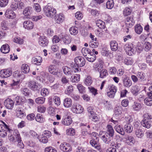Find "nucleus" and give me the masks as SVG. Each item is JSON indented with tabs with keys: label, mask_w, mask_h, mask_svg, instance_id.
Returning <instances> with one entry per match:
<instances>
[{
	"label": "nucleus",
	"mask_w": 152,
	"mask_h": 152,
	"mask_svg": "<svg viewBox=\"0 0 152 152\" xmlns=\"http://www.w3.org/2000/svg\"><path fill=\"white\" fill-rule=\"evenodd\" d=\"M135 30L136 33L140 34L142 31V28L140 25L137 24L135 26Z\"/></svg>",
	"instance_id": "nucleus-51"
},
{
	"label": "nucleus",
	"mask_w": 152,
	"mask_h": 152,
	"mask_svg": "<svg viewBox=\"0 0 152 152\" xmlns=\"http://www.w3.org/2000/svg\"><path fill=\"white\" fill-rule=\"evenodd\" d=\"M81 52L84 56L86 57L91 52V51L89 48H83L82 49Z\"/></svg>",
	"instance_id": "nucleus-44"
},
{
	"label": "nucleus",
	"mask_w": 152,
	"mask_h": 152,
	"mask_svg": "<svg viewBox=\"0 0 152 152\" xmlns=\"http://www.w3.org/2000/svg\"><path fill=\"white\" fill-rule=\"evenodd\" d=\"M73 91V88L72 86H68L65 91V93L67 95H69Z\"/></svg>",
	"instance_id": "nucleus-60"
},
{
	"label": "nucleus",
	"mask_w": 152,
	"mask_h": 152,
	"mask_svg": "<svg viewBox=\"0 0 152 152\" xmlns=\"http://www.w3.org/2000/svg\"><path fill=\"white\" fill-rule=\"evenodd\" d=\"M92 83L91 77L89 76H88L85 80L84 81L85 84L87 86H89L91 85Z\"/></svg>",
	"instance_id": "nucleus-48"
},
{
	"label": "nucleus",
	"mask_w": 152,
	"mask_h": 152,
	"mask_svg": "<svg viewBox=\"0 0 152 152\" xmlns=\"http://www.w3.org/2000/svg\"><path fill=\"white\" fill-rule=\"evenodd\" d=\"M55 22L58 23H60L63 22L64 17L63 14L60 13L56 15L54 17Z\"/></svg>",
	"instance_id": "nucleus-17"
},
{
	"label": "nucleus",
	"mask_w": 152,
	"mask_h": 152,
	"mask_svg": "<svg viewBox=\"0 0 152 152\" xmlns=\"http://www.w3.org/2000/svg\"><path fill=\"white\" fill-rule=\"evenodd\" d=\"M135 134L138 138H142L144 135V133L141 129H136L135 130Z\"/></svg>",
	"instance_id": "nucleus-33"
},
{
	"label": "nucleus",
	"mask_w": 152,
	"mask_h": 152,
	"mask_svg": "<svg viewBox=\"0 0 152 152\" xmlns=\"http://www.w3.org/2000/svg\"><path fill=\"white\" fill-rule=\"evenodd\" d=\"M126 143L129 145H131L134 143V140L133 137L132 136H128L126 138Z\"/></svg>",
	"instance_id": "nucleus-49"
},
{
	"label": "nucleus",
	"mask_w": 152,
	"mask_h": 152,
	"mask_svg": "<svg viewBox=\"0 0 152 152\" xmlns=\"http://www.w3.org/2000/svg\"><path fill=\"white\" fill-rule=\"evenodd\" d=\"M141 123L143 126L148 129L151 126V123L150 121L143 120L141 121Z\"/></svg>",
	"instance_id": "nucleus-37"
},
{
	"label": "nucleus",
	"mask_w": 152,
	"mask_h": 152,
	"mask_svg": "<svg viewBox=\"0 0 152 152\" xmlns=\"http://www.w3.org/2000/svg\"><path fill=\"white\" fill-rule=\"evenodd\" d=\"M140 90L139 87L137 85L132 86L131 89V91L134 96L137 95Z\"/></svg>",
	"instance_id": "nucleus-27"
},
{
	"label": "nucleus",
	"mask_w": 152,
	"mask_h": 152,
	"mask_svg": "<svg viewBox=\"0 0 152 152\" xmlns=\"http://www.w3.org/2000/svg\"><path fill=\"white\" fill-rule=\"evenodd\" d=\"M112 138L111 137L108 136L106 134L103 135L102 137V139L104 142L106 143H109L111 140V138Z\"/></svg>",
	"instance_id": "nucleus-38"
},
{
	"label": "nucleus",
	"mask_w": 152,
	"mask_h": 152,
	"mask_svg": "<svg viewBox=\"0 0 152 152\" xmlns=\"http://www.w3.org/2000/svg\"><path fill=\"white\" fill-rule=\"evenodd\" d=\"M108 75V72L105 69H102L100 71V77L103 78Z\"/></svg>",
	"instance_id": "nucleus-45"
},
{
	"label": "nucleus",
	"mask_w": 152,
	"mask_h": 152,
	"mask_svg": "<svg viewBox=\"0 0 152 152\" xmlns=\"http://www.w3.org/2000/svg\"><path fill=\"white\" fill-rule=\"evenodd\" d=\"M32 12V8L28 7L26 8L23 11V14L25 16L29 15Z\"/></svg>",
	"instance_id": "nucleus-41"
},
{
	"label": "nucleus",
	"mask_w": 152,
	"mask_h": 152,
	"mask_svg": "<svg viewBox=\"0 0 152 152\" xmlns=\"http://www.w3.org/2000/svg\"><path fill=\"white\" fill-rule=\"evenodd\" d=\"M72 110L74 113H80L83 112V108L81 105L78 104H74L72 106Z\"/></svg>",
	"instance_id": "nucleus-9"
},
{
	"label": "nucleus",
	"mask_w": 152,
	"mask_h": 152,
	"mask_svg": "<svg viewBox=\"0 0 152 152\" xmlns=\"http://www.w3.org/2000/svg\"><path fill=\"white\" fill-rule=\"evenodd\" d=\"M124 48L126 53L129 56L132 55L135 52L133 45L131 43L125 44L124 46Z\"/></svg>",
	"instance_id": "nucleus-4"
},
{
	"label": "nucleus",
	"mask_w": 152,
	"mask_h": 152,
	"mask_svg": "<svg viewBox=\"0 0 152 152\" xmlns=\"http://www.w3.org/2000/svg\"><path fill=\"white\" fill-rule=\"evenodd\" d=\"M14 102L13 100L9 98L5 99L4 101V105L8 109H12L14 106Z\"/></svg>",
	"instance_id": "nucleus-13"
},
{
	"label": "nucleus",
	"mask_w": 152,
	"mask_h": 152,
	"mask_svg": "<svg viewBox=\"0 0 152 152\" xmlns=\"http://www.w3.org/2000/svg\"><path fill=\"white\" fill-rule=\"evenodd\" d=\"M6 17L10 19H14L16 17L15 14L12 10L8 9L5 14Z\"/></svg>",
	"instance_id": "nucleus-15"
},
{
	"label": "nucleus",
	"mask_w": 152,
	"mask_h": 152,
	"mask_svg": "<svg viewBox=\"0 0 152 152\" xmlns=\"http://www.w3.org/2000/svg\"><path fill=\"white\" fill-rule=\"evenodd\" d=\"M63 70L64 74L66 75H72L73 72L71 69L67 66H64L62 68Z\"/></svg>",
	"instance_id": "nucleus-28"
},
{
	"label": "nucleus",
	"mask_w": 152,
	"mask_h": 152,
	"mask_svg": "<svg viewBox=\"0 0 152 152\" xmlns=\"http://www.w3.org/2000/svg\"><path fill=\"white\" fill-rule=\"evenodd\" d=\"M125 131L127 133H131L133 130L132 126L129 123L126 124L124 126Z\"/></svg>",
	"instance_id": "nucleus-34"
},
{
	"label": "nucleus",
	"mask_w": 152,
	"mask_h": 152,
	"mask_svg": "<svg viewBox=\"0 0 152 152\" xmlns=\"http://www.w3.org/2000/svg\"><path fill=\"white\" fill-rule=\"evenodd\" d=\"M75 64L80 67L83 66L85 64L86 61L84 58L82 56H77L75 59Z\"/></svg>",
	"instance_id": "nucleus-10"
},
{
	"label": "nucleus",
	"mask_w": 152,
	"mask_h": 152,
	"mask_svg": "<svg viewBox=\"0 0 152 152\" xmlns=\"http://www.w3.org/2000/svg\"><path fill=\"white\" fill-rule=\"evenodd\" d=\"M96 26L101 29H104L105 27V24L104 22L100 20H97L96 21Z\"/></svg>",
	"instance_id": "nucleus-40"
},
{
	"label": "nucleus",
	"mask_w": 152,
	"mask_h": 152,
	"mask_svg": "<svg viewBox=\"0 0 152 152\" xmlns=\"http://www.w3.org/2000/svg\"><path fill=\"white\" fill-rule=\"evenodd\" d=\"M152 98L149 97V98H146L144 100L145 104L148 106H151L152 105V100L151 99Z\"/></svg>",
	"instance_id": "nucleus-56"
},
{
	"label": "nucleus",
	"mask_w": 152,
	"mask_h": 152,
	"mask_svg": "<svg viewBox=\"0 0 152 152\" xmlns=\"http://www.w3.org/2000/svg\"><path fill=\"white\" fill-rule=\"evenodd\" d=\"M69 32L71 34L75 35L78 33V28L76 26H72L69 28Z\"/></svg>",
	"instance_id": "nucleus-39"
},
{
	"label": "nucleus",
	"mask_w": 152,
	"mask_h": 152,
	"mask_svg": "<svg viewBox=\"0 0 152 152\" xmlns=\"http://www.w3.org/2000/svg\"><path fill=\"white\" fill-rule=\"evenodd\" d=\"M111 50L113 51H116L118 48V43L115 40L112 41L110 44Z\"/></svg>",
	"instance_id": "nucleus-32"
},
{
	"label": "nucleus",
	"mask_w": 152,
	"mask_h": 152,
	"mask_svg": "<svg viewBox=\"0 0 152 152\" xmlns=\"http://www.w3.org/2000/svg\"><path fill=\"white\" fill-rule=\"evenodd\" d=\"M72 120L71 118L69 116H67L66 117L63 118L61 121V124L65 126H69L72 123Z\"/></svg>",
	"instance_id": "nucleus-16"
},
{
	"label": "nucleus",
	"mask_w": 152,
	"mask_h": 152,
	"mask_svg": "<svg viewBox=\"0 0 152 152\" xmlns=\"http://www.w3.org/2000/svg\"><path fill=\"white\" fill-rule=\"evenodd\" d=\"M14 75L15 77L20 79H22L24 77L23 75L22 74L21 72H20L18 71H15V72Z\"/></svg>",
	"instance_id": "nucleus-53"
},
{
	"label": "nucleus",
	"mask_w": 152,
	"mask_h": 152,
	"mask_svg": "<svg viewBox=\"0 0 152 152\" xmlns=\"http://www.w3.org/2000/svg\"><path fill=\"white\" fill-rule=\"evenodd\" d=\"M12 71L11 68H8L1 70L0 71V76L3 78H7L11 76Z\"/></svg>",
	"instance_id": "nucleus-7"
},
{
	"label": "nucleus",
	"mask_w": 152,
	"mask_h": 152,
	"mask_svg": "<svg viewBox=\"0 0 152 152\" xmlns=\"http://www.w3.org/2000/svg\"><path fill=\"white\" fill-rule=\"evenodd\" d=\"M108 136L112 137L113 136L114 134V131L112 126L110 125H108L107 126V132L105 133Z\"/></svg>",
	"instance_id": "nucleus-20"
},
{
	"label": "nucleus",
	"mask_w": 152,
	"mask_h": 152,
	"mask_svg": "<svg viewBox=\"0 0 152 152\" xmlns=\"http://www.w3.org/2000/svg\"><path fill=\"white\" fill-rule=\"evenodd\" d=\"M144 49L146 51H148L149 50L151 47V45L150 43L148 42H145L143 45Z\"/></svg>",
	"instance_id": "nucleus-54"
},
{
	"label": "nucleus",
	"mask_w": 152,
	"mask_h": 152,
	"mask_svg": "<svg viewBox=\"0 0 152 152\" xmlns=\"http://www.w3.org/2000/svg\"><path fill=\"white\" fill-rule=\"evenodd\" d=\"M114 128L116 131L122 135L125 134V132L123 128L120 125H116L114 127Z\"/></svg>",
	"instance_id": "nucleus-36"
},
{
	"label": "nucleus",
	"mask_w": 152,
	"mask_h": 152,
	"mask_svg": "<svg viewBox=\"0 0 152 152\" xmlns=\"http://www.w3.org/2000/svg\"><path fill=\"white\" fill-rule=\"evenodd\" d=\"M123 83L124 86L128 88L130 87L132 84V81L128 77H126L123 79Z\"/></svg>",
	"instance_id": "nucleus-24"
},
{
	"label": "nucleus",
	"mask_w": 152,
	"mask_h": 152,
	"mask_svg": "<svg viewBox=\"0 0 152 152\" xmlns=\"http://www.w3.org/2000/svg\"><path fill=\"white\" fill-rule=\"evenodd\" d=\"M95 139H92L90 140V143L91 145L95 148L98 150H99L101 148L100 145L97 142V140H95Z\"/></svg>",
	"instance_id": "nucleus-29"
},
{
	"label": "nucleus",
	"mask_w": 152,
	"mask_h": 152,
	"mask_svg": "<svg viewBox=\"0 0 152 152\" xmlns=\"http://www.w3.org/2000/svg\"><path fill=\"white\" fill-rule=\"evenodd\" d=\"M66 134L69 135L73 136L75 133V130L72 128H70L66 130Z\"/></svg>",
	"instance_id": "nucleus-52"
},
{
	"label": "nucleus",
	"mask_w": 152,
	"mask_h": 152,
	"mask_svg": "<svg viewBox=\"0 0 152 152\" xmlns=\"http://www.w3.org/2000/svg\"><path fill=\"white\" fill-rule=\"evenodd\" d=\"M10 50L9 45L6 44L2 45L0 48L1 51L3 53L6 54L8 53Z\"/></svg>",
	"instance_id": "nucleus-26"
},
{
	"label": "nucleus",
	"mask_w": 152,
	"mask_h": 152,
	"mask_svg": "<svg viewBox=\"0 0 152 152\" xmlns=\"http://www.w3.org/2000/svg\"><path fill=\"white\" fill-rule=\"evenodd\" d=\"M80 76L78 75H75L72 77L71 81L73 83H77L80 80Z\"/></svg>",
	"instance_id": "nucleus-58"
},
{
	"label": "nucleus",
	"mask_w": 152,
	"mask_h": 152,
	"mask_svg": "<svg viewBox=\"0 0 152 152\" xmlns=\"http://www.w3.org/2000/svg\"><path fill=\"white\" fill-rule=\"evenodd\" d=\"M118 145L117 144L115 146V147L109 148L107 150L106 152H117V149H118Z\"/></svg>",
	"instance_id": "nucleus-63"
},
{
	"label": "nucleus",
	"mask_w": 152,
	"mask_h": 152,
	"mask_svg": "<svg viewBox=\"0 0 152 152\" xmlns=\"http://www.w3.org/2000/svg\"><path fill=\"white\" fill-rule=\"evenodd\" d=\"M143 120L147 121H151L152 118V116L149 113H145L143 116Z\"/></svg>",
	"instance_id": "nucleus-59"
},
{
	"label": "nucleus",
	"mask_w": 152,
	"mask_h": 152,
	"mask_svg": "<svg viewBox=\"0 0 152 152\" xmlns=\"http://www.w3.org/2000/svg\"><path fill=\"white\" fill-rule=\"evenodd\" d=\"M36 121L39 123H43L45 121V119L42 115L39 114H37L36 117Z\"/></svg>",
	"instance_id": "nucleus-46"
},
{
	"label": "nucleus",
	"mask_w": 152,
	"mask_h": 152,
	"mask_svg": "<svg viewBox=\"0 0 152 152\" xmlns=\"http://www.w3.org/2000/svg\"><path fill=\"white\" fill-rule=\"evenodd\" d=\"M4 125L0 124V136L2 137H4L7 135V132L8 131V136L9 137V139L13 141L15 140V137L14 136V131L10 129L8 126L4 122H3Z\"/></svg>",
	"instance_id": "nucleus-1"
},
{
	"label": "nucleus",
	"mask_w": 152,
	"mask_h": 152,
	"mask_svg": "<svg viewBox=\"0 0 152 152\" xmlns=\"http://www.w3.org/2000/svg\"><path fill=\"white\" fill-rule=\"evenodd\" d=\"M94 67L96 70L98 72L100 71L103 68V66L99 64L98 63H95L94 64Z\"/></svg>",
	"instance_id": "nucleus-61"
},
{
	"label": "nucleus",
	"mask_w": 152,
	"mask_h": 152,
	"mask_svg": "<svg viewBox=\"0 0 152 152\" xmlns=\"http://www.w3.org/2000/svg\"><path fill=\"white\" fill-rule=\"evenodd\" d=\"M48 72L51 74L55 75H57L58 72L56 69V66L54 65H50L48 67Z\"/></svg>",
	"instance_id": "nucleus-22"
},
{
	"label": "nucleus",
	"mask_w": 152,
	"mask_h": 152,
	"mask_svg": "<svg viewBox=\"0 0 152 152\" xmlns=\"http://www.w3.org/2000/svg\"><path fill=\"white\" fill-rule=\"evenodd\" d=\"M51 135L50 132L48 130H45L42 133V137H40L39 141L40 142L44 143H47L48 141V139Z\"/></svg>",
	"instance_id": "nucleus-5"
},
{
	"label": "nucleus",
	"mask_w": 152,
	"mask_h": 152,
	"mask_svg": "<svg viewBox=\"0 0 152 152\" xmlns=\"http://www.w3.org/2000/svg\"><path fill=\"white\" fill-rule=\"evenodd\" d=\"M22 72L25 74L28 73L30 70V68L28 65L26 64H23L21 66Z\"/></svg>",
	"instance_id": "nucleus-35"
},
{
	"label": "nucleus",
	"mask_w": 152,
	"mask_h": 152,
	"mask_svg": "<svg viewBox=\"0 0 152 152\" xmlns=\"http://www.w3.org/2000/svg\"><path fill=\"white\" fill-rule=\"evenodd\" d=\"M63 105L65 107H70L72 105V101L69 98L65 99L64 101Z\"/></svg>",
	"instance_id": "nucleus-31"
},
{
	"label": "nucleus",
	"mask_w": 152,
	"mask_h": 152,
	"mask_svg": "<svg viewBox=\"0 0 152 152\" xmlns=\"http://www.w3.org/2000/svg\"><path fill=\"white\" fill-rule=\"evenodd\" d=\"M139 82L142 84L145 83L147 80V76L146 74L143 72H138L137 74Z\"/></svg>",
	"instance_id": "nucleus-8"
},
{
	"label": "nucleus",
	"mask_w": 152,
	"mask_h": 152,
	"mask_svg": "<svg viewBox=\"0 0 152 152\" xmlns=\"http://www.w3.org/2000/svg\"><path fill=\"white\" fill-rule=\"evenodd\" d=\"M125 23L126 25L128 27H131L133 26L134 23V21L132 17H128L125 20Z\"/></svg>",
	"instance_id": "nucleus-23"
},
{
	"label": "nucleus",
	"mask_w": 152,
	"mask_h": 152,
	"mask_svg": "<svg viewBox=\"0 0 152 152\" xmlns=\"http://www.w3.org/2000/svg\"><path fill=\"white\" fill-rule=\"evenodd\" d=\"M23 27L28 30H30L33 28L34 26L33 23L30 20H26L24 21L23 24Z\"/></svg>",
	"instance_id": "nucleus-14"
},
{
	"label": "nucleus",
	"mask_w": 152,
	"mask_h": 152,
	"mask_svg": "<svg viewBox=\"0 0 152 152\" xmlns=\"http://www.w3.org/2000/svg\"><path fill=\"white\" fill-rule=\"evenodd\" d=\"M60 149L62 151L66 152L71 151L72 150V148L70 145L65 142L61 144Z\"/></svg>",
	"instance_id": "nucleus-11"
},
{
	"label": "nucleus",
	"mask_w": 152,
	"mask_h": 152,
	"mask_svg": "<svg viewBox=\"0 0 152 152\" xmlns=\"http://www.w3.org/2000/svg\"><path fill=\"white\" fill-rule=\"evenodd\" d=\"M114 2L113 0H108L106 2V7L108 9H111L114 7Z\"/></svg>",
	"instance_id": "nucleus-42"
},
{
	"label": "nucleus",
	"mask_w": 152,
	"mask_h": 152,
	"mask_svg": "<svg viewBox=\"0 0 152 152\" xmlns=\"http://www.w3.org/2000/svg\"><path fill=\"white\" fill-rule=\"evenodd\" d=\"M39 43L41 46L45 47L47 45L48 41L45 36H41L39 39Z\"/></svg>",
	"instance_id": "nucleus-19"
},
{
	"label": "nucleus",
	"mask_w": 152,
	"mask_h": 152,
	"mask_svg": "<svg viewBox=\"0 0 152 152\" xmlns=\"http://www.w3.org/2000/svg\"><path fill=\"white\" fill-rule=\"evenodd\" d=\"M62 39L64 43L66 44H68L71 42V39L68 35H65L62 38Z\"/></svg>",
	"instance_id": "nucleus-50"
},
{
	"label": "nucleus",
	"mask_w": 152,
	"mask_h": 152,
	"mask_svg": "<svg viewBox=\"0 0 152 152\" xmlns=\"http://www.w3.org/2000/svg\"><path fill=\"white\" fill-rule=\"evenodd\" d=\"M132 110L136 111H140L142 108V105L140 103L134 102L132 106Z\"/></svg>",
	"instance_id": "nucleus-25"
},
{
	"label": "nucleus",
	"mask_w": 152,
	"mask_h": 152,
	"mask_svg": "<svg viewBox=\"0 0 152 152\" xmlns=\"http://www.w3.org/2000/svg\"><path fill=\"white\" fill-rule=\"evenodd\" d=\"M132 12V10L130 7H126L123 11V14L124 16H127L130 15Z\"/></svg>",
	"instance_id": "nucleus-43"
},
{
	"label": "nucleus",
	"mask_w": 152,
	"mask_h": 152,
	"mask_svg": "<svg viewBox=\"0 0 152 152\" xmlns=\"http://www.w3.org/2000/svg\"><path fill=\"white\" fill-rule=\"evenodd\" d=\"M45 101V98L43 97H39L35 99L36 103L38 104H43Z\"/></svg>",
	"instance_id": "nucleus-47"
},
{
	"label": "nucleus",
	"mask_w": 152,
	"mask_h": 152,
	"mask_svg": "<svg viewBox=\"0 0 152 152\" xmlns=\"http://www.w3.org/2000/svg\"><path fill=\"white\" fill-rule=\"evenodd\" d=\"M77 88L80 93L83 94L85 92V88L81 84H78L77 85Z\"/></svg>",
	"instance_id": "nucleus-57"
},
{
	"label": "nucleus",
	"mask_w": 152,
	"mask_h": 152,
	"mask_svg": "<svg viewBox=\"0 0 152 152\" xmlns=\"http://www.w3.org/2000/svg\"><path fill=\"white\" fill-rule=\"evenodd\" d=\"M28 87L34 91H39L42 88V86L34 80H30L28 83Z\"/></svg>",
	"instance_id": "nucleus-3"
},
{
	"label": "nucleus",
	"mask_w": 152,
	"mask_h": 152,
	"mask_svg": "<svg viewBox=\"0 0 152 152\" xmlns=\"http://www.w3.org/2000/svg\"><path fill=\"white\" fill-rule=\"evenodd\" d=\"M45 152H57V151L54 148L52 147H49L45 148Z\"/></svg>",
	"instance_id": "nucleus-64"
},
{
	"label": "nucleus",
	"mask_w": 152,
	"mask_h": 152,
	"mask_svg": "<svg viewBox=\"0 0 152 152\" xmlns=\"http://www.w3.org/2000/svg\"><path fill=\"white\" fill-rule=\"evenodd\" d=\"M1 27L3 30H6L8 29L7 22L6 20H3L1 23Z\"/></svg>",
	"instance_id": "nucleus-55"
},
{
	"label": "nucleus",
	"mask_w": 152,
	"mask_h": 152,
	"mask_svg": "<svg viewBox=\"0 0 152 152\" xmlns=\"http://www.w3.org/2000/svg\"><path fill=\"white\" fill-rule=\"evenodd\" d=\"M43 11L45 15L50 18H52L56 12V11L55 9L48 5L44 7Z\"/></svg>",
	"instance_id": "nucleus-2"
},
{
	"label": "nucleus",
	"mask_w": 152,
	"mask_h": 152,
	"mask_svg": "<svg viewBox=\"0 0 152 152\" xmlns=\"http://www.w3.org/2000/svg\"><path fill=\"white\" fill-rule=\"evenodd\" d=\"M42 58L40 56L33 57L32 59V63L37 65H39L42 61Z\"/></svg>",
	"instance_id": "nucleus-21"
},
{
	"label": "nucleus",
	"mask_w": 152,
	"mask_h": 152,
	"mask_svg": "<svg viewBox=\"0 0 152 152\" xmlns=\"http://www.w3.org/2000/svg\"><path fill=\"white\" fill-rule=\"evenodd\" d=\"M14 136L15 137L18 142V146L20 148H23L24 147V145L22 141L21 138L18 131L17 130H14Z\"/></svg>",
	"instance_id": "nucleus-6"
},
{
	"label": "nucleus",
	"mask_w": 152,
	"mask_h": 152,
	"mask_svg": "<svg viewBox=\"0 0 152 152\" xmlns=\"http://www.w3.org/2000/svg\"><path fill=\"white\" fill-rule=\"evenodd\" d=\"M127 111L126 108H124L123 109L122 107L121 106H117L115 107L114 110V113L115 115H120L123 111L126 112Z\"/></svg>",
	"instance_id": "nucleus-18"
},
{
	"label": "nucleus",
	"mask_w": 152,
	"mask_h": 152,
	"mask_svg": "<svg viewBox=\"0 0 152 152\" xmlns=\"http://www.w3.org/2000/svg\"><path fill=\"white\" fill-rule=\"evenodd\" d=\"M16 110V115L18 117L22 118L26 116V113L24 112V110L21 106H19L18 107Z\"/></svg>",
	"instance_id": "nucleus-12"
},
{
	"label": "nucleus",
	"mask_w": 152,
	"mask_h": 152,
	"mask_svg": "<svg viewBox=\"0 0 152 152\" xmlns=\"http://www.w3.org/2000/svg\"><path fill=\"white\" fill-rule=\"evenodd\" d=\"M25 99L24 97H21L19 96H17L15 98V105H19L21 103L25 101Z\"/></svg>",
	"instance_id": "nucleus-30"
},
{
	"label": "nucleus",
	"mask_w": 152,
	"mask_h": 152,
	"mask_svg": "<svg viewBox=\"0 0 152 152\" xmlns=\"http://www.w3.org/2000/svg\"><path fill=\"white\" fill-rule=\"evenodd\" d=\"M108 88L109 89V92L116 93L117 91V88L115 86L113 85H109Z\"/></svg>",
	"instance_id": "nucleus-62"
}]
</instances>
